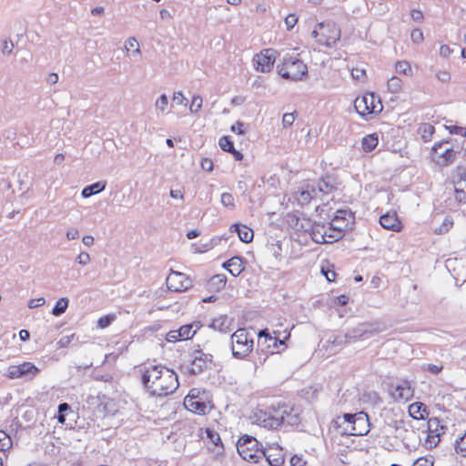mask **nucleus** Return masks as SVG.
Wrapping results in <instances>:
<instances>
[{"label": "nucleus", "instance_id": "39", "mask_svg": "<svg viewBox=\"0 0 466 466\" xmlns=\"http://www.w3.org/2000/svg\"><path fill=\"white\" fill-rule=\"evenodd\" d=\"M427 431L428 432H441L443 433V426L441 425V421L438 418H431L427 421Z\"/></svg>", "mask_w": 466, "mask_h": 466}, {"label": "nucleus", "instance_id": "28", "mask_svg": "<svg viewBox=\"0 0 466 466\" xmlns=\"http://www.w3.org/2000/svg\"><path fill=\"white\" fill-rule=\"evenodd\" d=\"M230 320L227 315H220L219 317L214 319L209 325L210 328L215 330H218L222 333H226L229 329Z\"/></svg>", "mask_w": 466, "mask_h": 466}, {"label": "nucleus", "instance_id": "43", "mask_svg": "<svg viewBox=\"0 0 466 466\" xmlns=\"http://www.w3.org/2000/svg\"><path fill=\"white\" fill-rule=\"evenodd\" d=\"M455 451L461 456L466 457V432L456 441Z\"/></svg>", "mask_w": 466, "mask_h": 466}, {"label": "nucleus", "instance_id": "50", "mask_svg": "<svg viewBox=\"0 0 466 466\" xmlns=\"http://www.w3.org/2000/svg\"><path fill=\"white\" fill-rule=\"evenodd\" d=\"M221 204L227 208H233L235 207L233 196L230 193H223L221 195Z\"/></svg>", "mask_w": 466, "mask_h": 466}, {"label": "nucleus", "instance_id": "47", "mask_svg": "<svg viewBox=\"0 0 466 466\" xmlns=\"http://www.w3.org/2000/svg\"><path fill=\"white\" fill-rule=\"evenodd\" d=\"M350 341H352V340L350 339V337H348V331L344 335H338V336L334 337V339L332 340L329 339V342H331L333 345H336V346L346 345L347 343H349Z\"/></svg>", "mask_w": 466, "mask_h": 466}, {"label": "nucleus", "instance_id": "13", "mask_svg": "<svg viewBox=\"0 0 466 466\" xmlns=\"http://www.w3.org/2000/svg\"><path fill=\"white\" fill-rule=\"evenodd\" d=\"M276 60V51L272 48L262 50L253 58L255 67L262 73L270 72Z\"/></svg>", "mask_w": 466, "mask_h": 466}, {"label": "nucleus", "instance_id": "26", "mask_svg": "<svg viewBox=\"0 0 466 466\" xmlns=\"http://www.w3.org/2000/svg\"><path fill=\"white\" fill-rule=\"evenodd\" d=\"M265 457L270 466H281L284 463V457L277 449L264 451Z\"/></svg>", "mask_w": 466, "mask_h": 466}, {"label": "nucleus", "instance_id": "45", "mask_svg": "<svg viewBox=\"0 0 466 466\" xmlns=\"http://www.w3.org/2000/svg\"><path fill=\"white\" fill-rule=\"evenodd\" d=\"M167 106H168V98L165 94L161 95L156 100L155 106L157 110H159L162 113H164L166 111V109L167 108Z\"/></svg>", "mask_w": 466, "mask_h": 466}, {"label": "nucleus", "instance_id": "2", "mask_svg": "<svg viewBox=\"0 0 466 466\" xmlns=\"http://www.w3.org/2000/svg\"><path fill=\"white\" fill-rule=\"evenodd\" d=\"M252 424H257L268 430H277L280 426H297L300 422V417L297 410L282 405L269 407L268 409L257 408L249 416Z\"/></svg>", "mask_w": 466, "mask_h": 466}, {"label": "nucleus", "instance_id": "5", "mask_svg": "<svg viewBox=\"0 0 466 466\" xmlns=\"http://www.w3.org/2000/svg\"><path fill=\"white\" fill-rule=\"evenodd\" d=\"M232 354L237 359H244L253 349V339L246 329H237L231 336Z\"/></svg>", "mask_w": 466, "mask_h": 466}, {"label": "nucleus", "instance_id": "57", "mask_svg": "<svg viewBox=\"0 0 466 466\" xmlns=\"http://www.w3.org/2000/svg\"><path fill=\"white\" fill-rule=\"evenodd\" d=\"M412 466H433V461L425 457L417 459Z\"/></svg>", "mask_w": 466, "mask_h": 466}, {"label": "nucleus", "instance_id": "10", "mask_svg": "<svg viewBox=\"0 0 466 466\" xmlns=\"http://www.w3.org/2000/svg\"><path fill=\"white\" fill-rule=\"evenodd\" d=\"M166 281L167 289L174 292H183L193 287V281L189 277L175 270H171Z\"/></svg>", "mask_w": 466, "mask_h": 466}, {"label": "nucleus", "instance_id": "17", "mask_svg": "<svg viewBox=\"0 0 466 466\" xmlns=\"http://www.w3.org/2000/svg\"><path fill=\"white\" fill-rule=\"evenodd\" d=\"M299 218H297L296 227L298 229H302L304 231H309L311 238L314 242L318 244H325L326 238V231L329 230L327 228V226L325 225H319V224H310V221H308V227H306L303 223L299 225Z\"/></svg>", "mask_w": 466, "mask_h": 466}, {"label": "nucleus", "instance_id": "46", "mask_svg": "<svg viewBox=\"0 0 466 466\" xmlns=\"http://www.w3.org/2000/svg\"><path fill=\"white\" fill-rule=\"evenodd\" d=\"M396 71L400 74L410 75L411 73V67L406 61H399L396 64Z\"/></svg>", "mask_w": 466, "mask_h": 466}, {"label": "nucleus", "instance_id": "3", "mask_svg": "<svg viewBox=\"0 0 466 466\" xmlns=\"http://www.w3.org/2000/svg\"><path fill=\"white\" fill-rule=\"evenodd\" d=\"M336 422L342 428V433L348 435L363 436L370 430L369 417L364 412L344 413L337 418Z\"/></svg>", "mask_w": 466, "mask_h": 466}, {"label": "nucleus", "instance_id": "55", "mask_svg": "<svg viewBox=\"0 0 466 466\" xmlns=\"http://www.w3.org/2000/svg\"><path fill=\"white\" fill-rule=\"evenodd\" d=\"M76 262L82 266H86L90 262V256L87 252H81L76 257Z\"/></svg>", "mask_w": 466, "mask_h": 466}, {"label": "nucleus", "instance_id": "29", "mask_svg": "<svg viewBox=\"0 0 466 466\" xmlns=\"http://www.w3.org/2000/svg\"><path fill=\"white\" fill-rule=\"evenodd\" d=\"M200 328L201 324L199 322H193L191 324L181 326L178 329L181 339H188L192 338Z\"/></svg>", "mask_w": 466, "mask_h": 466}, {"label": "nucleus", "instance_id": "18", "mask_svg": "<svg viewBox=\"0 0 466 466\" xmlns=\"http://www.w3.org/2000/svg\"><path fill=\"white\" fill-rule=\"evenodd\" d=\"M184 405L188 410L198 414H205L208 410L207 402L201 397L195 399L193 393L186 396Z\"/></svg>", "mask_w": 466, "mask_h": 466}, {"label": "nucleus", "instance_id": "61", "mask_svg": "<svg viewBox=\"0 0 466 466\" xmlns=\"http://www.w3.org/2000/svg\"><path fill=\"white\" fill-rule=\"evenodd\" d=\"M46 303V299L43 297L30 299L28 302V307L30 309H35L40 306H43Z\"/></svg>", "mask_w": 466, "mask_h": 466}, {"label": "nucleus", "instance_id": "20", "mask_svg": "<svg viewBox=\"0 0 466 466\" xmlns=\"http://www.w3.org/2000/svg\"><path fill=\"white\" fill-rule=\"evenodd\" d=\"M318 196L319 194L328 195L336 189V179L333 176L327 175L320 178L315 185Z\"/></svg>", "mask_w": 466, "mask_h": 466}, {"label": "nucleus", "instance_id": "59", "mask_svg": "<svg viewBox=\"0 0 466 466\" xmlns=\"http://www.w3.org/2000/svg\"><path fill=\"white\" fill-rule=\"evenodd\" d=\"M422 369L435 375L439 374L442 370V367L434 364L423 365Z\"/></svg>", "mask_w": 466, "mask_h": 466}, {"label": "nucleus", "instance_id": "16", "mask_svg": "<svg viewBox=\"0 0 466 466\" xmlns=\"http://www.w3.org/2000/svg\"><path fill=\"white\" fill-rule=\"evenodd\" d=\"M455 198L459 203H466V171L458 168L453 175Z\"/></svg>", "mask_w": 466, "mask_h": 466}, {"label": "nucleus", "instance_id": "23", "mask_svg": "<svg viewBox=\"0 0 466 466\" xmlns=\"http://www.w3.org/2000/svg\"><path fill=\"white\" fill-rule=\"evenodd\" d=\"M223 268H226L234 277L238 276L245 268L244 262L240 257H233L228 261L224 262Z\"/></svg>", "mask_w": 466, "mask_h": 466}, {"label": "nucleus", "instance_id": "54", "mask_svg": "<svg viewBox=\"0 0 466 466\" xmlns=\"http://www.w3.org/2000/svg\"><path fill=\"white\" fill-rule=\"evenodd\" d=\"M295 121V116L293 113H286L282 116V125L284 127L292 126Z\"/></svg>", "mask_w": 466, "mask_h": 466}, {"label": "nucleus", "instance_id": "24", "mask_svg": "<svg viewBox=\"0 0 466 466\" xmlns=\"http://www.w3.org/2000/svg\"><path fill=\"white\" fill-rule=\"evenodd\" d=\"M317 189L315 184H307L305 188L299 193L298 201L301 205H306L310 202L311 199L318 198Z\"/></svg>", "mask_w": 466, "mask_h": 466}, {"label": "nucleus", "instance_id": "32", "mask_svg": "<svg viewBox=\"0 0 466 466\" xmlns=\"http://www.w3.org/2000/svg\"><path fill=\"white\" fill-rule=\"evenodd\" d=\"M379 143L377 134H370L362 138L361 146L365 152L372 151Z\"/></svg>", "mask_w": 466, "mask_h": 466}, {"label": "nucleus", "instance_id": "4", "mask_svg": "<svg viewBox=\"0 0 466 466\" xmlns=\"http://www.w3.org/2000/svg\"><path fill=\"white\" fill-rule=\"evenodd\" d=\"M277 71L285 79L299 81L308 74V67L302 60L288 54L282 63L278 64Z\"/></svg>", "mask_w": 466, "mask_h": 466}, {"label": "nucleus", "instance_id": "36", "mask_svg": "<svg viewBox=\"0 0 466 466\" xmlns=\"http://www.w3.org/2000/svg\"><path fill=\"white\" fill-rule=\"evenodd\" d=\"M327 228H329V230L326 231L325 243L336 242L343 237V232L339 229L332 228L331 225L327 226Z\"/></svg>", "mask_w": 466, "mask_h": 466}, {"label": "nucleus", "instance_id": "44", "mask_svg": "<svg viewBox=\"0 0 466 466\" xmlns=\"http://www.w3.org/2000/svg\"><path fill=\"white\" fill-rule=\"evenodd\" d=\"M218 145L220 148L226 152H231L234 148L233 142L227 136H224L219 138Z\"/></svg>", "mask_w": 466, "mask_h": 466}, {"label": "nucleus", "instance_id": "25", "mask_svg": "<svg viewBox=\"0 0 466 466\" xmlns=\"http://www.w3.org/2000/svg\"><path fill=\"white\" fill-rule=\"evenodd\" d=\"M408 412L414 420H424L429 412L427 407L422 402H414L409 406Z\"/></svg>", "mask_w": 466, "mask_h": 466}, {"label": "nucleus", "instance_id": "7", "mask_svg": "<svg viewBox=\"0 0 466 466\" xmlns=\"http://www.w3.org/2000/svg\"><path fill=\"white\" fill-rule=\"evenodd\" d=\"M237 450L243 460L251 462H258L264 454V451L258 448V441L248 435L239 439Z\"/></svg>", "mask_w": 466, "mask_h": 466}, {"label": "nucleus", "instance_id": "35", "mask_svg": "<svg viewBox=\"0 0 466 466\" xmlns=\"http://www.w3.org/2000/svg\"><path fill=\"white\" fill-rule=\"evenodd\" d=\"M434 130L435 128L431 124L423 123L419 127V134L425 142H428L431 139Z\"/></svg>", "mask_w": 466, "mask_h": 466}, {"label": "nucleus", "instance_id": "60", "mask_svg": "<svg viewBox=\"0 0 466 466\" xmlns=\"http://www.w3.org/2000/svg\"><path fill=\"white\" fill-rule=\"evenodd\" d=\"M411 19L416 23H421L423 21V13L419 9H413L410 13Z\"/></svg>", "mask_w": 466, "mask_h": 466}, {"label": "nucleus", "instance_id": "63", "mask_svg": "<svg viewBox=\"0 0 466 466\" xmlns=\"http://www.w3.org/2000/svg\"><path fill=\"white\" fill-rule=\"evenodd\" d=\"M243 127H244V123H242L241 121H237L235 125L231 126L230 129L232 132H235L238 135H244L245 130L243 129Z\"/></svg>", "mask_w": 466, "mask_h": 466}, {"label": "nucleus", "instance_id": "37", "mask_svg": "<svg viewBox=\"0 0 466 466\" xmlns=\"http://www.w3.org/2000/svg\"><path fill=\"white\" fill-rule=\"evenodd\" d=\"M453 226V219L447 216L444 218L441 225H440L438 228H435L433 229L435 234L442 235L447 233Z\"/></svg>", "mask_w": 466, "mask_h": 466}, {"label": "nucleus", "instance_id": "38", "mask_svg": "<svg viewBox=\"0 0 466 466\" xmlns=\"http://www.w3.org/2000/svg\"><path fill=\"white\" fill-rule=\"evenodd\" d=\"M68 299L61 298L56 301V306L53 308L52 314L55 316L62 315L68 307Z\"/></svg>", "mask_w": 466, "mask_h": 466}, {"label": "nucleus", "instance_id": "40", "mask_svg": "<svg viewBox=\"0 0 466 466\" xmlns=\"http://www.w3.org/2000/svg\"><path fill=\"white\" fill-rule=\"evenodd\" d=\"M387 86H388V89L391 93L396 94L401 90L402 81L400 78H399L397 76H392L390 79H389Z\"/></svg>", "mask_w": 466, "mask_h": 466}, {"label": "nucleus", "instance_id": "56", "mask_svg": "<svg viewBox=\"0 0 466 466\" xmlns=\"http://www.w3.org/2000/svg\"><path fill=\"white\" fill-rule=\"evenodd\" d=\"M298 22V17L296 15L294 14H290L286 18H285V24L287 25V28L289 30H290L291 28H293L295 26V25L297 24Z\"/></svg>", "mask_w": 466, "mask_h": 466}, {"label": "nucleus", "instance_id": "27", "mask_svg": "<svg viewBox=\"0 0 466 466\" xmlns=\"http://www.w3.org/2000/svg\"><path fill=\"white\" fill-rule=\"evenodd\" d=\"M231 229L238 233L239 239L244 243H249L252 241L254 236L253 231L247 226L234 224L231 226Z\"/></svg>", "mask_w": 466, "mask_h": 466}, {"label": "nucleus", "instance_id": "53", "mask_svg": "<svg viewBox=\"0 0 466 466\" xmlns=\"http://www.w3.org/2000/svg\"><path fill=\"white\" fill-rule=\"evenodd\" d=\"M410 38H411V41L414 43V44H420L423 41V33L420 29H413L411 31V34H410Z\"/></svg>", "mask_w": 466, "mask_h": 466}, {"label": "nucleus", "instance_id": "8", "mask_svg": "<svg viewBox=\"0 0 466 466\" xmlns=\"http://www.w3.org/2000/svg\"><path fill=\"white\" fill-rule=\"evenodd\" d=\"M354 107L357 113L361 116L380 112L382 110V105L380 98L373 93H367L362 96L357 97L354 101Z\"/></svg>", "mask_w": 466, "mask_h": 466}, {"label": "nucleus", "instance_id": "30", "mask_svg": "<svg viewBox=\"0 0 466 466\" xmlns=\"http://www.w3.org/2000/svg\"><path fill=\"white\" fill-rule=\"evenodd\" d=\"M227 283V277L224 274H217L209 279L208 287L209 289L218 291L222 289Z\"/></svg>", "mask_w": 466, "mask_h": 466}, {"label": "nucleus", "instance_id": "49", "mask_svg": "<svg viewBox=\"0 0 466 466\" xmlns=\"http://www.w3.org/2000/svg\"><path fill=\"white\" fill-rule=\"evenodd\" d=\"M202 97L200 96H194L192 98L191 105L189 106V110L191 113H197L202 106Z\"/></svg>", "mask_w": 466, "mask_h": 466}, {"label": "nucleus", "instance_id": "14", "mask_svg": "<svg viewBox=\"0 0 466 466\" xmlns=\"http://www.w3.org/2000/svg\"><path fill=\"white\" fill-rule=\"evenodd\" d=\"M390 394L392 399L397 402L409 401L414 396L412 382L408 380H399Z\"/></svg>", "mask_w": 466, "mask_h": 466}, {"label": "nucleus", "instance_id": "22", "mask_svg": "<svg viewBox=\"0 0 466 466\" xmlns=\"http://www.w3.org/2000/svg\"><path fill=\"white\" fill-rule=\"evenodd\" d=\"M380 224L389 230L400 231L401 229V223L395 213L382 215L380 218Z\"/></svg>", "mask_w": 466, "mask_h": 466}, {"label": "nucleus", "instance_id": "52", "mask_svg": "<svg viewBox=\"0 0 466 466\" xmlns=\"http://www.w3.org/2000/svg\"><path fill=\"white\" fill-rule=\"evenodd\" d=\"M14 49V44L11 40H4L1 46V52L5 56L12 54Z\"/></svg>", "mask_w": 466, "mask_h": 466}, {"label": "nucleus", "instance_id": "11", "mask_svg": "<svg viewBox=\"0 0 466 466\" xmlns=\"http://www.w3.org/2000/svg\"><path fill=\"white\" fill-rule=\"evenodd\" d=\"M212 359L213 356L210 354H206L200 350L195 351L190 364L184 366L183 369L189 374H199L208 369V366L212 362Z\"/></svg>", "mask_w": 466, "mask_h": 466}, {"label": "nucleus", "instance_id": "41", "mask_svg": "<svg viewBox=\"0 0 466 466\" xmlns=\"http://www.w3.org/2000/svg\"><path fill=\"white\" fill-rule=\"evenodd\" d=\"M115 319H116V315L115 314H108V315L103 316V317L98 319V320L96 322V327L99 328V329H106L108 326H110L111 323Z\"/></svg>", "mask_w": 466, "mask_h": 466}, {"label": "nucleus", "instance_id": "34", "mask_svg": "<svg viewBox=\"0 0 466 466\" xmlns=\"http://www.w3.org/2000/svg\"><path fill=\"white\" fill-rule=\"evenodd\" d=\"M206 435L207 438L214 444V446L218 449L217 453H221L224 448L219 434L211 429H207Z\"/></svg>", "mask_w": 466, "mask_h": 466}, {"label": "nucleus", "instance_id": "64", "mask_svg": "<svg viewBox=\"0 0 466 466\" xmlns=\"http://www.w3.org/2000/svg\"><path fill=\"white\" fill-rule=\"evenodd\" d=\"M73 338H74V335H70V336H64V337H62V338L58 340V342H57V343H58V346H59L60 348H66V347H67V346L71 343V341H72Z\"/></svg>", "mask_w": 466, "mask_h": 466}, {"label": "nucleus", "instance_id": "58", "mask_svg": "<svg viewBox=\"0 0 466 466\" xmlns=\"http://www.w3.org/2000/svg\"><path fill=\"white\" fill-rule=\"evenodd\" d=\"M179 339H181V338H180V333H179L178 329L170 330L167 334V340L168 342H176V341H177Z\"/></svg>", "mask_w": 466, "mask_h": 466}, {"label": "nucleus", "instance_id": "15", "mask_svg": "<svg viewBox=\"0 0 466 466\" xmlns=\"http://www.w3.org/2000/svg\"><path fill=\"white\" fill-rule=\"evenodd\" d=\"M447 145L448 142L444 141L436 143L432 147V151L439 156L438 163L441 166H448L453 163L458 154L453 148L446 147Z\"/></svg>", "mask_w": 466, "mask_h": 466}, {"label": "nucleus", "instance_id": "21", "mask_svg": "<svg viewBox=\"0 0 466 466\" xmlns=\"http://www.w3.org/2000/svg\"><path fill=\"white\" fill-rule=\"evenodd\" d=\"M264 338V343L267 344V348L270 349L272 348V350L270 351L271 354H274L275 352H279V350H278L279 346H283L284 345V341L279 339V338L277 337H272L268 329H262L258 332V339L260 340L261 339Z\"/></svg>", "mask_w": 466, "mask_h": 466}, {"label": "nucleus", "instance_id": "62", "mask_svg": "<svg viewBox=\"0 0 466 466\" xmlns=\"http://www.w3.org/2000/svg\"><path fill=\"white\" fill-rule=\"evenodd\" d=\"M436 77L442 83H447L451 80V74L448 71H439L436 73Z\"/></svg>", "mask_w": 466, "mask_h": 466}, {"label": "nucleus", "instance_id": "33", "mask_svg": "<svg viewBox=\"0 0 466 466\" xmlns=\"http://www.w3.org/2000/svg\"><path fill=\"white\" fill-rule=\"evenodd\" d=\"M125 49L127 52L133 56H140L141 50L139 48L138 42L135 37H129L125 42Z\"/></svg>", "mask_w": 466, "mask_h": 466}, {"label": "nucleus", "instance_id": "12", "mask_svg": "<svg viewBox=\"0 0 466 466\" xmlns=\"http://www.w3.org/2000/svg\"><path fill=\"white\" fill-rule=\"evenodd\" d=\"M39 372V369L31 362H24L19 365H11L7 369L6 376L11 380L32 379Z\"/></svg>", "mask_w": 466, "mask_h": 466}, {"label": "nucleus", "instance_id": "42", "mask_svg": "<svg viewBox=\"0 0 466 466\" xmlns=\"http://www.w3.org/2000/svg\"><path fill=\"white\" fill-rule=\"evenodd\" d=\"M12 440L4 431H0V451H5L11 448Z\"/></svg>", "mask_w": 466, "mask_h": 466}, {"label": "nucleus", "instance_id": "31", "mask_svg": "<svg viewBox=\"0 0 466 466\" xmlns=\"http://www.w3.org/2000/svg\"><path fill=\"white\" fill-rule=\"evenodd\" d=\"M106 187V182H96L92 185L86 186L83 188L81 195L83 198H87L91 196L103 191Z\"/></svg>", "mask_w": 466, "mask_h": 466}, {"label": "nucleus", "instance_id": "9", "mask_svg": "<svg viewBox=\"0 0 466 466\" xmlns=\"http://www.w3.org/2000/svg\"><path fill=\"white\" fill-rule=\"evenodd\" d=\"M318 26L321 30L320 37L318 39L320 45L331 47L339 40L340 30L335 23H319Z\"/></svg>", "mask_w": 466, "mask_h": 466}, {"label": "nucleus", "instance_id": "48", "mask_svg": "<svg viewBox=\"0 0 466 466\" xmlns=\"http://www.w3.org/2000/svg\"><path fill=\"white\" fill-rule=\"evenodd\" d=\"M441 432H428V436L426 439V443L429 445V447H435L440 442V435Z\"/></svg>", "mask_w": 466, "mask_h": 466}, {"label": "nucleus", "instance_id": "19", "mask_svg": "<svg viewBox=\"0 0 466 466\" xmlns=\"http://www.w3.org/2000/svg\"><path fill=\"white\" fill-rule=\"evenodd\" d=\"M56 419L59 423L72 427L74 411L68 403L63 402L58 405Z\"/></svg>", "mask_w": 466, "mask_h": 466}, {"label": "nucleus", "instance_id": "1", "mask_svg": "<svg viewBox=\"0 0 466 466\" xmlns=\"http://www.w3.org/2000/svg\"><path fill=\"white\" fill-rule=\"evenodd\" d=\"M141 381L152 396H167L178 387L177 375L162 365L149 364L144 367Z\"/></svg>", "mask_w": 466, "mask_h": 466}, {"label": "nucleus", "instance_id": "6", "mask_svg": "<svg viewBox=\"0 0 466 466\" xmlns=\"http://www.w3.org/2000/svg\"><path fill=\"white\" fill-rule=\"evenodd\" d=\"M386 329L385 325L380 321L362 322L356 327L348 329V337L352 341L365 340L373 336L383 332Z\"/></svg>", "mask_w": 466, "mask_h": 466}, {"label": "nucleus", "instance_id": "51", "mask_svg": "<svg viewBox=\"0 0 466 466\" xmlns=\"http://www.w3.org/2000/svg\"><path fill=\"white\" fill-rule=\"evenodd\" d=\"M351 76L356 80L363 81L366 78V71L363 68L354 67L351 70Z\"/></svg>", "mask_w": 466, "mask_h": 466}]
</instances>
